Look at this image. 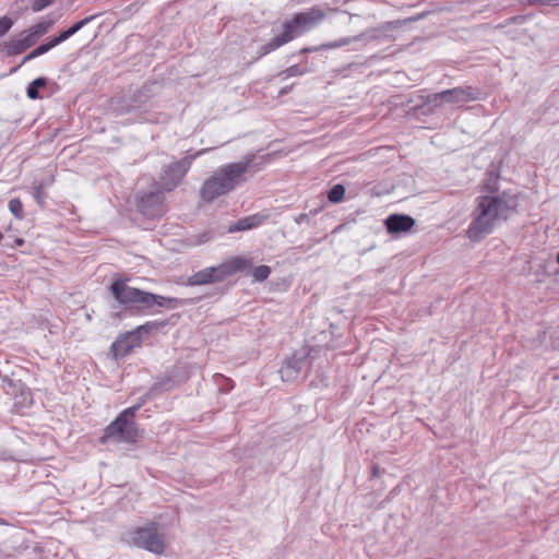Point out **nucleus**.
Listing matches in <instances>:
<instances>
[{
  "label": "nucleus",
  "mask_w": 559,
  "mask_h": 559,
  "mask_svg": "<svg viewBox=\"0 0 559 559\" xmlns=\"http://www.w3.org/2000/svg\"><path fill=\"white\" fill-rule=\"evenodd\" d=\"M519 198L511 190H503L499 195H479L475 200L472 221L466 235L469 240L478 242L491 234L497 224L508 221L518 213Z\"/></svg>",
  "instance_id": "obj_1"
},
{
  "label": "nucleus",
  "mask_w": 559,
  "mask_h": 559,
  "mask_svg": "<svg viewBox=\"0 0 559 559\" xmlns=\"http://www.w3.org/2000/svg\"><path fill=\"white\" fill-rule=\"evenodd\" d=\"M519 198L511 190H503L499 195H479L475 200L472 221L466 235L469 240L478 242L491 234L497 224L508 221L518 213Z\"/></svg>",
  "instance_id": "obj_2"
},
{
  "label": "nucleus",
  "mask_w": 559,
  "mask_h": 559,
  "mask_svg": "<svg viewBox=\"0 0 559 559\" xmlns=\"http://www.w3.org/2000/svg\"><path fill=\"white\" fill-rule=\"evenodd\" d=\"M269 156L247 154L241 160L218 167L200 188V198L205 203H212L219 197L233 192L247 181V174H255L263 169Z\"/></svg>",
  "instance_id": "obj_3"
},
{
  "label": "nucleus",
  "mask_w": 559,
  "mask_h": 559,
  "mask_svg": "<svg viewBox=\"0 0 559 559\" xmlns=\"http://www.w3.org/2000/svg\"><path fill=\"white\" fill-rule=\"evenodd\" d=\"M109 292L124 310H130L132 313L136 314L145 312L154 305L173 309L187 304V301L182 299L164 297L131 287L127 284V281L122 278L115 280L109 286Z\"/></svg>",
  "instance_id": "obj_4"
},
{
  "label": "nucleus",
  "mask_w": 559,
  "mask_h": 559,
  "mask_svg": "<svg viewBox=\"0 0 559 559\" xmlns=\"http://www.w3.org/2000/svg\"><path fill=\"white\" fill-rule=\"evenodd\" d=\"M325 17L324 11L314 5L307 11L294 14V16L283 24V32L270 41L260 47V57L265 56L283 45L299 37L301 34L314 28Z\"/></svg>",
  "instance_id": "obj_5"
},
{
  "label": "nucleus",
  "mask_w": 559,
  "mask_h": 559,
  "mask_svg": "<svg viewBox=\"0 0 559 559\" xmlns=\"http://www.w3.org/2000/svg\"><path fill=\"white\" fill-rule=\"evenodd\" d=\"M142 403L133 405L122 411L114 421H111L104 430L99 438L100 444L112 442H124L134 444L142 437V431L134 421L138 411Z\"/></svg>",
  "instance_id": "obj_6"
},
{
  "label": "nucleus",
  "mask_w": 559,
  "mask_h": 559,
  "mask_svg": "<svg viewBox=\"0 0 559 559\" xmlns=\"http://www.w3.org/2000/svg\"><path fill=\"white\" fill-rule=\"evenodd\" d=\"M250 262L243 258L236 257L216 266L205 267L188 277L187 285L200 286L221 283L237 272L243 271Z\"/></svg>",
  "instance_id": "obj_7"
},
{
  "label": "nucleus",
  "mask_w": 559,
  "mask_h": 559,
  "mask_svg": "<svg viewBox=\"0 0 559 559\" xmlns=\"http://www.w3.org/2000/svg\"><path fill=\"white\" fill-rule=\"evenodd\" d=\"M207 150H201L195 154L187 155L181 159L167 165L159 177V185L165 191H173L176 189L191 168L192 163Z\"/></svg>",
  "instance_id": "obj_8"
},
{
  "label": "nucleus",
  "mask_w": 559,
  "mask_h": 559,
  "mask_svg": "<svg viewBox=\"0 0 559 559\" xmlns=\"http://www.w3.org/2000/svg\"><path fill=\"white\" fill-rule=\"evenodd\" d=\"M163 188L140 192L136 197V206L141 214L147 218H159L166 211L165 194Z\"/></svg>",
  "instance_id": "obj_9"
},
{
  "label": "nucleus",
  "mask_w": 559,
  "mask_h": 559,
  "mask_svg": "<svg viewBox=\"0 0 559 559\" xmlns=\"http://www.w3.org/2000/svg\"><path fill=\"white\" fill-rule=\"evenodd\" d=\"M132 543L139 548H143L156 555L165 550L164 536L158 533L155 524L144 527H138L132 532Z\"/></svg>",
  "instance_id": "obj_10"
},
{
  "label": "nucleus",
  "mask_w": 559,
  "mask_h": 559,
  "mask_svg": "<svg viewBox=\"0 0 559 559\" xmlns=\"http://www.w3.org/2000/svg\"><path fill=\"white\" fill-rule=\"evenodd\" d=\"M309 368L310 360L307 356L293 355L290 358L285 360L280 369V374L283 381L293 382L299 378H306Z\"/></svg>",
  "instance_id": "obj_11"
},
{
  "label": "nucleus",
  "mask_w": 559,
  "mask_h": 559,
  "mask_svg": "<svg viewBox=\"0 0 559 559\" xmlns=\"http://www.w3.org/2000/svg\"><path fill=\"white\" fill-rule=\"evenodd\" d=\"M3 390L12 395L17 408H26L33 404V394L21 381H14L8 376L3 377Z\"/></svg>",
  "instance_id": "obj_12"
},
{
  "label": "nucleus",
  "mask_w": 559,
  "mask_h": 559,
  "mask_svg": "<svg viewBox=\"0 0 559 559\" xmlns=\"http://www.w3.org/2000/svg\"><path fill=\"white\" fill-rule=\"evenodd\" d=\"M141 342V335H135V333L131 331L120 335L111 344L110 349L116 359L123 358L128 356L133 350V348L140 346Z\"/></svg>",
  "instance_id": "obj_13"
},
{
  "label": "nucleus",
  "mask_w": 559,
  "mask_h": 559,
  "mask_svg": "<svg viewBox=\"0 0 559 559\" xmlns=\"http://www.w3.org/2000/svg\"><path fill=\"white\" fill-rule=\"evenodd\" d=\"M147 96L144 92V90H139L136 93L133 94V96L128 99H118L114 100L112 105L115 110L118 114H128L134 110H143L147 111L148 106L146 105Z\"/></svg>",
  "instance_id": "obj_14"
},
{
  "label": "nucleus",
  "mask_w": 559,
  "mask_h": 559,
  "mask_svg": "<svg viewBox=\"0 0 559 559\" xmlns=\"http://www.w3.org/2000/svg\"><path fill=\"white\" fill-rule=\"evenodd\" d=\"M386 231L391 235H399L409 231L415 226V219L407 214H391L384 221Z\"/></svg>",
  "instance_id": "obj_15"
},
{
  "label": "nucleus",
  "mask_w": 559,
  "mask_h": 559,
  "mask_svg": "<svg viewBox=\"0 0 559 559\" xmlns=\"http://www.w3.org/2000/svg\"><path fill=\"white\" fill-rule=\"evenodd\" d=\"M444 95V104H463L479 98V92L471 86L445 90Z\"/></svg>",
  "instance_id": "obj_16"
},
{
  "label": "nucleus",
  "mask_w": 559,
  "mask_h": 559,
  "mask_svg": "<svg viewBox=\"0 0 559 559\" xmlns=\"http://www.w3.org/2000/svg\"><path fill=\"white\" fill-rule=\"evenodd\" d=\"M267 215L254 214L250 216L242 217L238 219L236 223L228 226L229 233L236 231H245L251 228L260 226L265 219Z\"/></svg>",
  "instance_id": "obj_17"
},
{
  "label": "nucleus",
  "mask_w": 559,
  "mask_h": 559,
  "mask_svg": "<svg viewBox=\"0 0 559 559\" xmlns=\"http://www.w3.org/2000/svg\"><path fill=\"white\" fill-rule=\"evenodd\" d=\"M500 176L495 171H489L486 174V178L481 186V194L480 195H499L502 193L499 185Z\"/></svg>",
  "instance_id": "obj_18"
},
{
  "label": "nucleus",
  "mask_w": 559,
  "mask_h": 559,
  "mask_svg": "<svg viewBox=\"0 0 559 559\" xmlns=\"http://www.w3.org/2000/svg\"><path fill=\"white\" fill-rule=\"evenodd\" d=\"M444 91L440 93L429 94L427 96H420L424 106H429L428 111H433L436 108L441 107L444 104Z\"/></svg>",
  "instance_id": "obj_19"
},
{
  "label": "nucleus",
  "mask_w": 559,
  "mask_h": 559,
  "mask_svg": "<svg viewBox=\"0 0 559 559\" xmlns=\"http://www.w3.org/2000/svg\"><path fill=\"white\" fill-rule=\"evenodd\" d=\"M48 83V80L46 78H37L34 81H32L27 88H26V95L31 99H37L39 98V88L45 87Z\"/></svg>",
  "instance_id": "obj_20"
},
{
  "label": "nucleus",
  "mask_w": 559,
  "mask_h": 559,
  "mask_svg": "<svg viewBox=\"0 0 559 559\" xmlns=\"http://www.w3.org/2000/svg\"><path fill=\"white\" fill-rule=\"evenodd\" d=\"M428 13L427 12H421L417 15H414V16H411V17H407V19H404V20H394V21H390V22H386L382 28L384 31L386 29H392V28H397V27H402L408 23H412V22H417L421 19H424Z\"/></svg>",
  "instance_id": "obj_21"
},
{
  "label": "nucleus",
  "mask_w": 559,
  "mask_h": 559,
  "mask_svg": "<svg viewBox=\"0 0 559 559\" xmlns=\"http://www.w3.org/2000/svg\"><path fill=\"white\" fill-rule=\"evenodd\" d=\"M167 323L168 322L165 320L164 321H151V322H146L143 325L138 326L132 332L135 333V335L142 336V333L148 334L153 331H158V330L165 328L167 325Z\"/></svg>",
  "instance_id": "obj_22"
},
{
  "label": "nucleus",
  "mask_w": 559,
  "mask_h": 559,
  "mask_svg": "<svg viewBox=\"0 0 559 559\" xmlns=\"http://www.w3.org/2000/svg\"><path fill=\"white\" fill-rule=\"evenodd\" d=\"M175 386H176L175 380L170 377H167V378L162 379L159 382L154 383L150 390V394L155 395V394H159L165 391H170V390L175 389Z\"/></svg>",
  "instance_id": "obj_23"
},
{
  "label": "nucleus",
  "mask_w": 559,
  "mask_h": 559,
  "mask_svg": "<svg viewBox=\"0 0 559 559\" xmlns=\"http://www.w3.org/2000/svg\"><path fill=\"white\" fill-rule=\"evenodd\" d=\"M4 50L8 56H16L25 51L26 47L21 39H11L5 43Z\"/></svg>",
  "instance_id": "obj_24"
},
{
  "label": "nucleus",
  "mask_w": 559,
  "mask_h": 559,
  "mask_svg": "<svg viewBox=\"0 0 559 559\" xmlns=\"http://www.w3.org/2000/svg\"><path fill=\"white\" fill-rule=\"evenodd\" d=\"M51 48L52 47L50 46L49 41L40 44L37 48H35L32 52H29L28 55H26L23 58V60L19 67L33 60L34 58H37V57L48 52Z\"/></svg>",
  "instance_id": "obj_25"
},
{
  "label": "nucleus",
  "mask_w": 559,
  "mask_h": 559,
  "mask_svg": "<svg viewBox=\"0 0 559 559\" xmlns=\"http://www.w3.org/2000/svg\"><path fill=\"white\" fill-rule=\"evenodd\" d=\"M383 31L384 29L382 27L371 28V29H368L359 35L354 36V40H362V39L378 40L383 36Z\"/></svg>",
  "instance_id": "obj_26"
},
{
  "label": "nucleus",
  "mask_w": 559,
  "mask_h": 559,
  "mask_svg": "<svg viewBox=\"0 0 559 559\" xmlns=\"http://www.w3.org/2000/svg\"><path fill=\"white\" fill-rule=\"evenodd\" d=\"M345 197V187L343 185L333 186L328 192V199L332 203L341 202Z\"/></svg>",
  "instance_id": "obj_27"
},
{
  "label": "nucleus",
  "mask_w": 559,
  "mask_h": 559,
  "mask_svg": "<svg viewBox=\"0 0 559 559\" xmlns=\"http://www.w3.org/2000/svg\"><path fill=\"white\" fill-rule=\"evenodd\" d=\"M53 25L52 20H45L40 21L37 24L33 25L31 29L34 32V34L39 38L43 35H45Z\"/></svg>",
  "instance_id": "obj_28"
},
{
  "label": "nucleus",
  "mask_w": 559,
  "mask_h": 559,
  "mask_svg": "<svg viewBox=\"0 0 559 559\" xmlns=\"http://www.w3.org/2000/svg\"><path fill=\"white\" fill-rule=\"evenodd\" d=\"M10 212L19 219L24 217L23 204L20 199L14 198L9 201Z\"/></svg>",
  "instance_id": "obj_29"
},
{
  "label": "nucleus",
  "mask_w": 559,
  "mask_h": 559,
  "mask_svg": "<svg viewBox=\"0 0 559 559\" xmlns=\"http://www.w3.org/2000/svg\"><path fill=\"white\" fill-rule=\"evenodd\" d=\"M271 274V267L267 265H259L253 267L252 276L255 281L263 282Z\"/></svg>",
  "instance_id": "obj_30"
},
{
  "label": "nucleus",
  "mask_w": 559,
  "mask_h": 559,
  "mask_svg": "<svg viewBox=\"0 0 559 559\" xmlns=\"http://www.w3.org/2000/svg\"><path fill=\"white\" fill-rule=\"evenodd\" d=\"M97 15L98 14H94V15L87 16V17H85V19L74 23L71 27H69L66 31L70 32L69 35L71 37L75 33H78L81 28H83L85 25H87L90 22H92Z\"/></svg>",
  "instance_id": "obj_31"
},
{
  "label": "nucleus",
  "mask_w": 559,
  "mask_h": 559,
  "mask_svg": "<svg viewBox=\"0 0 559 559\" xmlns=\"http://www.w3.org/2000/svg\"><path fill=\"white\" fill-rule=\"evenodd\" d=\"M306 73V70L300 68L298 64H294L286 70H283L278 73V76H282L283 79H287L289 76H296V75H302Z\"/></svg>",
  "instance_id": "obj_32"
},
{
  "label": "nucleus",
  "mask_w": 559,
  "mask_h": 559,
  "mask_svg": "<svg viewBox=\"0 0 559 559\" xmlns=\"http://www.w3.org/2000/svg\"><path fill=\"white\" fill-rule=\"evenodd\" d=\"M24 33H25V36L20 39L22 40V43L25 45V47L27 49V48L32 47L38 40V37L34 34V32L31 28Z\"/></svg>",
  "instance_id": "obj_33"
},
{
  "label": "nucleus",
  "mask_w": 559,
  "mask_h": 559,
  "mask_svg": "<svg viewBox=\"0 0 559 559\" xmlns=\"http://www.w3.org/2000/svg\"><path fill=\"white\" fill-rule=\"evenodd\" d=\"M353 41H355L354 37H345V38H342V39H340L337 41L322 45L321 48H328V49L338 48V47L346 46V45H348V44H350Z\"/></svg>",
  "instance_id": "obj_34"
},
{
  "label": "nucleus",
  "mask_w": 559,
  "mask_h": 559,
  "mask_svg": "<svg viewBox=\"0 0 559 559\" xmlns=\"http://www.w3.org/2000/svg\"><path fill=\"white\" fill-rule=\"evenodd\" d=\"M33 197H34V199L37 201V203L39 205H41V206L44 205L45 199H46L47 195H46V193L44 191L43 185H38V186H36L34 188Z\"/></svg>",
  "instance_id": "obj_35"
},
{
  "label": "nucleus",
  "mask_w": 559,
  "mask_h": 559,
  "mask_svg": "<svg viewBox=\"0 0 559 559\" xmlns=\"http://www.w3.org/2000/svg\"><path fill=\"white\" fill-rule=\"evenodd\" d=\"M69 33L70 32L62 31L57 36L50 38L48 40L50 46L53 48V47L58 46L59 44L63 43L64 40L69 39L70 38Z\"/></svg>",
  "instance_id": "obj_36"
},
{
  "label": "nucleus",
  "mask_w": 559,
  "mask_h": 559,
  "mask_svg": "<svg viewBox=\"0 0 559 559\" xmlns=\"http://www.w3.org/2000/svg\"><path fill=\"white\" fill-rule=\"evenodd\" d=\"M13 25V21L8 16L0 17V37L5 35Z\"/></svg>",
  "instance_id": "obj_37"
},
{
  "label": "nucleus",
  "mask_w": 559,
  "mask_h": 559,
  "mask_svg": "<svg viewBox=\"0 0 559 559\" xmlns=\"http://www.w3.org/2000/svg\"><path fill=\"white\" fill-rule=\"evenodd\" d=\"M55 0H32V10L39 12L50 5Z\"/></svg>",
  "instance_id": "obj_38"
},
{
  "label": "nucleus",
  "mask_w": 559,
  "mask_h": 559,
  "mask_svg": "<svg viewBox=\"0 0 559 559\" xmlns=\"http://www.w3.org/2000/svg\"><path fill=\"white\" fill-rule=\"evenodd\" d=\"M528 5H559V0H527Z\"/></svg>",
  "instance_id": "obj_39"
},
{
  "label": "nucleus",
  "mask_w": 559,
  "mask_h": 559,
  "mask_svg": "<svg viewBox=\"0 0 559 559\" xmlns=\"http://www.w3.org/2000/svg\"><path fill=\"white\" fill-rule=\"evenodd\" d=\"M528 19V15H514L507 20V24H522Z\"/></svg>",
  "instance_id": "obj_40"
},
{
  "label": "nucleus",
  "mask_w": 559,
  "mask_h": 559,
  "mask_svg": "<svg viewBox=\"0 0 559 559\" xmlns=\"http://www.w3.org/2000/svg\"><path fill=\"white\" fill-rule=\"evenodd\" d=\"M295 222L298 225H301V224H305V223L308 224L310 222L309 214H306V213L299 214L297 217H295Z\"/></svg>",
  "instance_id": "obj_41"
},
{
  "label": "nucleus",
  "mask_w": 559,
  "mask_h": 559,
  "mask_svg": "<svg viewBox=\"0 0 559 559\" xmlns=\"http://www.w3.org/2000/svg\"><path fill=\"white\" fill-rule=\"evenodd\" d=\"M383 473H384V469H382L378 464H373L371 466V476L372 477H379Z\"/></svg>",
  "instance_id": "obj_42"
},
{
  "label": "nucleus",
  "mask_w": 559,
  "mask_h": 559,
  "mask_svg": "<svg viewBox=\"0 0 559 559\" xmlns=\"http://www.w3.org/2000/svg\"><path fill=\"white\" fill-rule=\"evenodd\" d=\"M166 120V117L163 116L162 118H147L146 121L148 122H164Z\"/></svg>",
  "instance_id": "obj_43"
},
{
  "label": "nucleus",
  "mask_w": 559,
  "mask_h": 559,
  "mask_svg": "<svg viewBox=\"0 0 559 559\" xmlns=\"http://www.w3.org/2000/svg\"><path fill=\"white\" fill-rule=\"evenodd\" d=\"M292 87H293L292 85H290V86H285V87H283V88L280 91V95H285V94L289 93V92H290V90H292Z\"/></svg>",
  "instance_id": "obj_44"
},
{
  "label": "nucleus",
  "mask_w": 559,
  "mask_h": 559,
  "mask_svg": "<svg viewBox=\"0 0 559 559\" xmlns=\"http://www.w3.org/2000/svg\"><path fill=\"white\" fill-rule=\"evenodd\" d=\"M314 50H317V48H304V49L301 50V52H302V53H307V52H311V51H314Z\"/></svg>",
  "instance_id": "obj_45"
},
{
  "label": "nucleus",
  "mask_w": 559,
  "mask_h": 559,
  "mask_svg": "<svg viewBox=\"0 0 559 559\" xmlns=\"http://www.w3.org/2000/svg\"><path fill=\"white\" fill-rule=\"evenodd\" d=\"M16 243H17V245H22V243H23V240H22V239H17V240H16Z\"/></svg>",
  "instance_id": "obj_46"
},
{
  "label": "nucleus",
  "mask_w": 559,
  "mask_h": 559,
  "mask_svg": "<svg viewBox=\"0 0 559 559\" xmlns=\"http://www.w3.org/2000/svg\"><path fill=\"white\" fill-rule=\"evenodd\" d=\"M557 263L559 264V252L557 253Z\"/></svg>",
  "instance_id": "obj_47"
},
{
  "label": "nucleus",
  "mask_w": 559,
  "mask_h": 559,
  "mask_svg": "<svg viewBox=\"0 0 559 559\" xmlns=\"http://www.w3.org/2000/svg\"><path fill=\"white\" fill-rule=\"evenodd\" d=\"M2 238H3V236H2V234L0 233V241L2 240Z\"/></svg>",
  "instance_id": "obj_48"
}]
</instances>
